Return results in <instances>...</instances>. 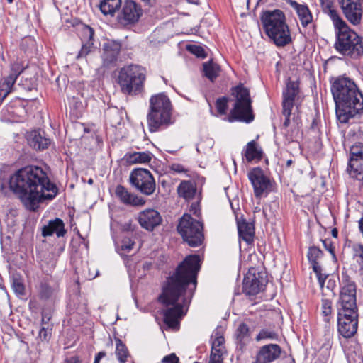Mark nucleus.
<instances>
[{
    "label": "nucleus",
    "instance_id": "1",
    "mask_svg": "<svg viewBox=\"0 0 363 363\" xmlns=\"http://www.w3.org/2000/svg\"><path fill=\"white\" fill-rule=\"evenodd\" d=\"M199 269V257L187 256L163 285L159 301L166 307L164 322L169 328H177L179 319L185 314L196 287Z\"/></svg>",
    "mask_w": 363,
    "mask_h": 363
},
{
    "label": "nucleus",
    "instance_id": "2",
    "mask_svg": "<svg viewBox=\"0 0 363 363\" xmlns=\"http://www.w3.org/2000/svg\"><path fill=\"white\" fill-rule=\"evenodd\" d=\"M9 187L24 206L35 211L43 200L52 199L57 194L56 185L50 181L46 172L38 166H27L13 174Z\"/></svg>",
    "mask_w": 363,
    "mask_h": 363
},
{
    "label": "nucleus",
    "instance_id": "3",
    "mask_svg": "<svg viewBox=\"0 0 363 363\" xmlns=\"http://www.w3.org/2000/svg\"><path fill=\"white\" fill-rule=\"evenodd\" d=\"M337 118L341 123L363 113V95L353 80L337 78L331 86Z\"/></svg>",
    "mask_w": 363,
    "mask_h": 363
},
{
    "label": "nucleus",
    "instance_id": "4",
    "mask_svg": "<svg viewBox=\"0 0 363 363\" xmlns=\"http://www.w3.org/2000/svg\"><path fill=\"white\" fill-rule=\"evenodd\" d=\"M260 21L266 35L279 47H284L291 42L289 26L284 12L279 9L262 11Z\"/></svg>",
    "mask_w": 363,
    "mask_h": 363
},
{
    "label": "nucleus",
    "instance_id": "5",
    "mask_svg": "<svg viewBox=\"0 0 363 363\" xmlns=\"http://www.w3.org/2000/svg\"><path fill=\"white\" fill-rule=\"evenodd\" d=\"M336 33L335 48L344 56L358 58L363 55V40L341 18L333 22Z\"/></svg>",
    "mask_w": 363,
    "mask_h": 363
},
{
    "label": "nucleus",
    "instance_id": "6",
    "mask_svg": "<svg viewBox=\"0 0 363 363\" xmlns=\"http://www.w3.org/2000/svg\"><path fill=\"white\" fill-rule=\"evenodd\" d=\"M149 103L147 122L150 132H157L173 123L172 105L166 94H155L150 97Z\"/></svg>",
    "mask_w": 363,
    "mask_h": 363
},
{
    "label": "nucleus",
    "instance_id": "7",
    "mask_svg": "<svg viewBox=\"0 0 363 363\" xmlns=\"http://www.w3.org/2000/svg\"><path fill=\"white\" fill-rule=\"evenodd\" d=\"M146 80V70L144 67L130 65L122 67L117 77L121 91L129 96H136L144 91Z\"/></svg>",
    "mask_w": 363,
    "mask_h": 363
},
{
    "label": "nucleus",
    "instance_id": "8",
    "mask_svg": "<svg viewBox=\"0 0 363 363\" xmlns=\"http://www.w3.org/2000/svg\"><path fill=\"white\" fill-rule=\"evenodd\" d=\"M235 104L228 116V121H234L251 122L254 119L249 90L242 85L232 89Z\"/></svg>",
    "mask_w": 363,
    "mask_h": 363
},
{
    "label": "nucleus",
    "instance_id": "9",
    "mask_svg": "<svg viewBox=\"0 0 363 363\" xmlns=\"http://www.w3.org/2000/svg\"><path fill=\"white\" fill-rule=\"evenodd\" d=\"M357 286L348 275L342 274V286L336 303L337 314H358Z\"/></svg>",
    "mask_w": 363,
    "mask_h": 363
},
{
    "label": "nucleus",
    "instance_id": "10",
    "mask_svg": "<svg viewBox=\"0 0 363 363\" xmlns=\"http://www.w3.org/2000/svg\"><path fill=\"white\" fill-rule=\"evenodd\" d=\"M203 223L189 214H184L179 220L177 230L184 242L190 247L201 245L204 239Z\"/></svg>",
    "mask_w": 363,
    "mask_h": 363
},
{
    "label": "nucleus",
    "instance_id": "11",
    "mask_svg": "<svg viewBox=\"0 0 363 363\" xmlns=\"http://www.w3.org/2000/svg\"><path fill=\"white\" fill-rule=\"evenodd\" d=\"M130 182L140 193L150 196L155 191L156 184L150 172L146 169H133L130 174Z\"/></svg>",
    "mask_w": 363,
    "mask_h": 363
},
{
    "label": "nucleus",
    "instance_id": "12",
    "mask_svg": "<svg viewBox=\"0 0 363 363\" xmlns=\"http://www.w3.org/2000/svg\"><path fill=\"white\" fill-rule=\"evenodd\" d=\"M266 283L264 272L251 269L244 278L242 291L247 296H255L264 289Z\"/></svg>",
    "mask_w": 363,
    "mask_h": 363
},
{
    "label": "nucleus",
    "instance_id": "13",
    "mask_svg": "<svg viewBox=\"0 0 363 363\" xmlns=\"http://www.w3.org/2000/svg\"><path fill=\"white\" fill-rule=\"evenodd\" d=\"M247 176L253 186L255 197L260 198L271 191V182L261 168H253L248 172Z\"/></svg>",
    "mask_w": 363,
    "mask_h": 363
},
{
    "label": "nucleus",
    "instance_id": "14",
    "mask_svg": "<svg viewBox=\"0 0 363 363\" xmlns=\"http://www.w3.org/2000/svg\"><path fill=\"white\" fill-rule=\"evenodd\" d=\"M347 171L352 177L358 180H363L362 143H357L351 147Z\"/></svg>",
    "mask_w": 363,
    "mask_h": 363
},
{
    "label": "nucleus",
    "instance_id": "15",
    "mask_svg": "<svg viewBox=\"0 0 363 363\" xmlns=\"http://www.w3.org/2000/svg\"><path fill=\"white\" fill-rule=\"evenodd\" d=\"M347 20L354 26L361 23L363 6L361 0H338Z\"/></svg>",
    "mask_w": 363,
    "mask_h": 363
},
{
    "label": "nucleus",
    "instance_id": "16",
    "mask_svg": "<svg viewBox=\"0 0 363 363\" xmlns=\"http://www.w3.org/2000/svg\"><path fill=\"white\" fill-rule=\"evenodd\" d=\"M359 315L337 314V330L345 338H351L357 331Z\"/></svg>",
    "mask_w": 363,
    "mask_h": 363
},
{
    "label": "nucleus",
    "instance_id": "17",
    "mask_svg": "<svg viewBox=\"0 0 363 363\" xmlns=\"http://www.w3.org/2000/svg\"><path fill=\"white\" fill-rule=\"evenodd\" d=\"M121 46L120 41L109 39L103 44V67L110 68L116 65Z\"/></svg>",
    "mask_w": 363,
    "mask_h": 363
},
{
    "label": "nucleus",
    "instance_id": "18",
    "mask_svg": "<svg viewBox=\"0 0 363 363\" xmlns=\"http://www.w3.org/2000/svg\"><path fill=\"white\" fill-rule=\"evenodd\" d=\"M138 220L143 228L152 231L161 224L162 219L157 211L148 208L138 214Z\"/></svg>",
    "mask_w": 363,
    "mask_h": 363
},
{
    "label": "nucleus",
    "instance_id": "19",
    "mask_svg": "<svg viewBox=\"0 0 363 363\" xmlns=\"http://www.w3.org/2000/svg\"><path fill=\"white\" fill-rule=\"evenodd\" d=\"M281 347L277 344H269L261 347L254 363H271L280 357Z\"/></svg>",
    "mask_w": 363,
    "mask_h": 363
},
{
    "label": "nucleus",
    "instance_id": "20",
    "mask_svg": "<svg viewBox=\"0 0 363 363\" xmlns=\"http://www.w3.org/2000/svg\"><path fill=\"white\" fill-rule=\"evenodd\" d=\"M141 6L134 1H126L122 10V16L124 21L129 23L137 22L142 16Z\"/></svg>",
    "mask_w": 363,
    "mask_h": 363
},
{
    "label": "nucleus",
    "instance_id": "21",
    "mask_svg": "<svg viewBox=\"0 0 363 363\" xmlns=\"http://www.w3.org/2000/svg\"><path fill=\"white\" fill-rule=\"evenodd\" d=\"M94 31L91 27L88 26H83L80 32V38L82 40V45L77 55V58L86 57L89 52H91L94 45Z\"/></svg>",
    "mask_w": 363,
    "mask_h": 363
},
{
    "label": "nucleus",
    "instance_id": "22",
    "mask_svg": "<svg viewBox=\"0 0 363 363\" xmlns=\"http://www.w3.org/2000/svg\"><path fill=\"white\" fill-rule=\"evenodd\" d=\"M115 193L121 201L126 205L143 206L145 204L143 199L133 195L121 185L116 186Z\"/></svg>",
    "mask_w": 363,
    "mask_h": 363
},
{
    "label": "nucleus",
    "instance_id": "23",
    "mask_svg": "<svg viewBox=\"0 0 363 363\" xmlns=\"http://www.w3.org/2000/svg\"><path fill=\"white\" fill-rule=\"evenodd\" d=\"M66 233L65 229V223L60 218H55L50 220L48 225H45L42 229V235L43 237L51 236L53 234L60 237H63Z\"/></svg>",
    "mask_w": 363,
    "mask_h": 363
},
{
    "label": "nucleus",
    "instance_id": "24",
    "mask_svg": "<svg viewBox=\"0 0 363 363\" xmlns=\"http://www.w3.org/2000/svg\"><path fill=\"white\" fill-rule=\"evenodd\" d=\"M286 1L296 10L301 23L303 27H306L309 23L312 22L313 16L306 5L300 4L294 0H286Z\"/></svg>",
    "mask_w": 363,
    "mask_h": 363
},
{
    "label": "nucleus",
    "instance_id": "25",
    "mask_svg": "<svg viewBox=\"0 0 363 363\" xmlns=\"http://www.w3.org/2000/svg\"><path fill=\"white\" fill-rule=\"evenodd\" d=\"M239 236L247 243H251L255 236V228L252 223L245 220H239L237 222Z\"/></svg>",
    "mask_w": 363,
    "mask_h": 363
},
{
    "label": "nucleus",
    "instance_id": "26",
    "mask_svg": "<svg viewBox=\"0 0 363 363\" xmlns=\"http://www.w3.org/2000/svg\"><path fill=\"white\" fill-rule=\"evenodd\" d=\"M298 94V83L290 81L287 83L286 91H284L283 107L292 108L295 97Z\"/></svg>",
    "mask_w": 363,
    "mask_h": 363
},
{
    "label": "nucleus",
    "instance_id": "27",
    "mask_svg": "<svg viewBox=\"0 0 363 363\" xmlns=\"http://www.w3.org/2000/svg\"><path fill=\"white\" fill-rule=\"evenodd\" d=\"M196 191V184L191 181H182L177 187L179 196L186 200L193 199L195 196Z\"/></svg>",
    "mask_w": 363,
    "mask_h": 363
},
{
    "label": "nucleus",
    "instance_id": "28",
    "mask_svg": "<svg viewBox=\"0 0 363 363\" xmlns=\"http://www.w3.org/2000/svg\"><path fill=\"white\" fill-rule=\"evenodd\" d=\"M126 162L130 164H145L150 162L152 155L149 152H134L125 155Z\"/></svg>",
    "mask_w": 363,
    "mask_h": 363
},
{
    "label": "nucleus",
    "instance_id": "29",
    "mask_svg": "<svg viewBox=\"0 0 363 363\" xmlns=\"http://www.w3.org/2000/svg\"><path fill=\"white\" fill-rule=\"evenodd\" d=\"M58 291L57 286L51 285L47 281H42L39 286V296L41 299L48 300L55 298Z\"/></svg>",
    "mask_w": 363,
    "mask_h": 363
},
{
    "label": "nucleus",
    "instance_id": "30",
    "mask_svg": "<svg viewBox=\"0 0 363 363\" xmlns=\"http://www.w3.org/2000/svg\"><path fill=\"white\" fill-rule=\"evenodd\" d=\"M30 145L35 149L44 150L50 144V140L35 131L30 134L28 138Z\"/></svg>",
    "mask_w": 363,
    "mask_h": 363
},
{
    "label": "nucleus",
    "instance_id": "31",
    "mask_svg": "<svg viewBox=\"0 0 363 363\" xmlns=\"http://www.w3.org/2000/svg\"><path fill=\"white\" fill-rule=\"evenodd\" d=\"M245 157L247 162H251L253 160H259L262 158V151L257 147L255 140H252L247 143L245 151Z\"/></svg>",
    "mask_w": 363,
    "mask_h": 363
},
{
    "label": "nucleus",
    "instance_id": "32",
    "mask_svg": "<svg viewBox=\"0 0 363 363\" xmlns=\"http://www.w3.org/2000/svg\"><path fill=\"white\" fill-rule=\"evenodd\" d=\"M121 6V0H103L99 5L101 11L104 15H113Z\"/></svg>",
    "mask_w": 363,
    "mask_h": 363
},
{
    "label": "nucleus",
    "instance_id": "33",
    "mask_svg": "<svg viewBox=\"0 0 363 363\" xmlns=\"http://www.w3.org/2000/svg\"><path fill=\"white\" fill-rule=\"evenodd\" d=\"M323 11L327 14L333 22L341 18L337 11L333 9V0H320Z\"/></svg>",
    "mask_w": 363,
    "mask_h": 363
},
{
    "label": "nucleus",
    "instance_id": "34",
    "mask_svg": "<svg viewBox=\"0 0 363 363\" xmlns=\"http://www.w3.org/2000/svg\"><path fill=\"white\" fill-rule=\"evenodd\" d=\"M116 342V355L119 363H125L128 356V351L125 344L119 338L115 339Z\"/></svg>",
    "mask_w": 363,
    "mask_h": 363
},
{
    "label": "nucleus",
    "instance_id": "35",
    "mask_svg": "<svg viewBox=\"0 0 363 363\" xmlns=\"http://www.w3.org/2000/svg\"><path fill=\"white\" fill-rule=\"evenodd\" d=\"M203 72L205 76L213 82L218 75L220 67L216 63L208 62L203 64Z\"/></svg>",
    "mask_w": 363,
    "mask_h": 363
},
{
    "label": "nucleus",
    "instance_id": "36",
    "mask_svg": "<svg viewBox=\"0 0 363 363\" xmlns=\"http://www.w3.org/2000/svg\"><path fill=\"white\" fill-rule=\"evenodd\" d=\"M333 303L329 298L323 297L321 301V313L325 321L329 322L333 313Z\"/></svg>",
    "mask_w": 363,
    "mask_h": 363
},
{
    "label": "nucleus",
    "instance_id": "37",
    "mask_svg": "<svg viewBox=\"0 0 363 363\" xmlns=\"http://www.w3.org/2000/svg\"><path fill=\"white\" fill-rule=\"evenodd\" d=\"M352 257L359 269L363 271V245L356 244L352 247Z\"/></svg>",
    "mask_w": 363,
    "mask_h": 363
},
{
    "label": "nucleus",
    "instance_id": "38",
    "mask_svg": "<svg viewBox=\"0 0 363 363\" xmlns=\"http://www.w3.org/2000/svg\"><path fill=\"white\" fill-rule=\"evenodd\" d=\"M11 287L17 296H23L25 294V286L23 279L19 276H13Z\"/></svg>",
    "mask_w": 363,
    "mask_h": 363
},
{
    "label": "nucleus",
    "instance_id": "39",
    "mask_svg": "<svg viewBox=\"0 0 363 363\" xmlns=\"http://www.w3.org/2000/svg\"><path fill=\"white\" fill-rule=\"evenodd\" d=\"M214 337V339L212 340L211 348L215 349H225V340L223 336L220 334L218 330H216L213 333L212 337Z\"/></svg>",
    "mask_w": 363,
    "mask_h": 363
},
{
    "label": "nucleus",
    "instance_id": "40",
    "mask_svg": "<svg viewBox=\"0 0 363 363\" xmlns=\"http://www.w3.org/2000/svg\"><path fill=\"white\" fill-rule=\"evenodd\" d=\"M249 328L245 324L242 323L239 325L237 330V339L240 342H244L248 339Z\"/></svg>",
    "mask_w": 363,
    "mask_h": 363
},
{
    "label": "nucleus",
    "instance_id": "41",
    "mask_svg": "<svg viewBox=\"0 0 363 363\" xmlns=\"http://www.w3.org/2000/svg\"><path fill=\"white\" fill-rule=\"evenodd\" d=\"M18 77V74H11L8 77H6L1 86H0L1 89H4V91H9V94L11 91V87L15 83L16 79Z\"/></svg>",
    "mask_w": 363,
    "mask_h": 363
},
{
    "label": "nucleus",
    "instance_id": "42",
    "mask_svg": "<svg viewBox=\"0 0 363 363\" xmlns=\"http://www.w3.org/2000/svg\"><path fill=\"white\" fill-rule=\"evenodd\" d=\"M228 99L226 97L219 98L216 100V106L217 111L220 115L226 113L228 109Z\"/></svg>",
    "mask_w": 363,
    "mask_h": 363
},
{
    "label": "nucleus",
    "instance_id": "43",
    "mask_svg": "<svg viewBox=\"0 0 363 363\" xmlns=\"http://www.w3.org/2000/svg\"><path fill=\"white\" fill-rule=\"evenodd\" d=\"M277 335L274 332L268 330H262L257 335L256 340L257 341L264 339L274 340L277 339Z\"/></svg>",
    "mask_w": 363,
    "mask_h": 363
},
{
    "label": "nucleus",
    "instance_id": "44",
    "mask_svg": "<svg viewBox=\"0 0 363 363\" xmlns=\"http://www.w3.org/2000/svg\"><path fill=\"white\" fill-rule=\"evenodd\" d=\"M186 48L190 52H191L192 54L195 55L199 57L203 58L206 57L204 49L199 45H187Z\"/></svg>",
    "mask_w": 363,
    "mask_h": 363
},
{
    "label": "nucleus",
    "instance_id": "45",
    "mask_svg": "<svg viewBox=\"0 0 363 363\" xmlns=\"http://www.w3.org/2000/svg\"><path fill=\"white\" fill-rule=\"evenodd\" d=\"M322 255V251L316 247H311L308 252V258L311 262H317Z\"/></svg>",
    "mask_w": 363,
    "mask_h": 363
},
{
    "label": "nucleus",
    "instance_id": "46",
    "mask_svg": "<svg viewBox=\"0 0 363 363\" xmlns=\"http://www.w3.org/2000/svg\"><path fill=\"white\" fill-rule=\"evenodd\" d=\"M335 286V281L332 279H329L328 281V284L326 286V289H325V292L326 293V295L323 296V297L329 296V297H333L335 296V293L333 292V288Z\"/></svg>",
    "mask_w": 363,
    "mask_h": 363
},
{
    "label": "nucleus",
    "instance_id": "47",
    "mask_svg": "<svg viewBox=\"0 0 363 363\" xmlns=\"http://www.w3.org/2000/svg\"><path fill=\"white\" fill-rule=\"evenodd\" d=\"M134 245V242L132 241L130 238H125L122 241L121 249L127 252H128Z\"/></svg>",
    "mask_w": 363,
    "mask_h": 363
},
{
    "label": "nucleus",
    "instance_id": "48",
    "mask_svg": "<svg viewBox=\"0 0 363 363\" xmlns=\"http://www.w3.org/2000/svg\"><path fill=\"white\" fill-rule=\"evenodd\" d=\"M38 336L42 341H48L50 337V332L48 328L43 326L40 330Z\"/></svg>",
    "mask_w": 363,
    "mask_h": 363
},
{
    "label": "nucleus",
    "instance_id": "49",
    "mask_svg": "<svg viewBox=\"0 0 363 363\" xmlns=\"http://www.w3.org/2000/svg\"><path fill=\"white\" fill-rule=\"evenodd\" d=\"M325 248L332 255L333 258L336 260V256L334 252V247L333 242L330 240H323Z\"/></svg>",
    "mask_w": 363,
    "mask_h": 363
},
{
    "label": "nucleus",
    "instance_id": "50",
    "mask_svg": "<svg viewBox=\"0 0 363 363\" xmlns=\"http://www.w3.org/2000/svg\"><path fill=\"white\" fill-rule=\"evenodd\" d=\"M162 363H179V358L174 353H172L163 357Z\"/></svg>",
    "mask_w": 363,
    "mask_h": 363
},
{
    "label": "nucleus",
    "instance_id": "51",
    "mask_svg": "<svg viewBox=\"0 0 363 363\" xmlns=\"http://www.w3.org/2000/svg\"><path fill=\"white\" fill-rule=\"evenodd\" d=\"M318 277L319 285L322 289V294L323 296L326 295V293L325 292V288H324V284L327 279L328 275L323 274L322 272L318 275H316Z\"/></svg>",
    "mask_w": 363,
    "mask_h": 363
},
{
    "label": "nucleus",
    "instance_id": "52",
    "mask_svg": "<svg viewBox=\"0 0 363 363\" xmlns=\"http://www.w3.org/2000/svg\"><path fill=\"white\" fill-rule=\"evenodd\" d=\"M292 108H287L286 107H283V115L285 116V121L284 122V125L285 127L289 126L290 123V116L291 113Z\"/></svg>",
    "mask_w": 363,
    "mask_h": 363
},
{
    "label": "nucleus",
    "instance_id": "53",
    "mask_svg": "<svg viewBox=\"0 0 363 363\" xmlns=\"http://www.w3.org/2000/svg\"><path fill=\"white\" fill-rule=\"evenodd\" d=\"M208 363H223V357L211 354Z\"/></svg>",
    "mask_w": 363,
    "mask_h": 363
},
{
    "label": "nucleus",
    "instance_id": "54",
    "mask_svg": "<svg viewBox=\"0 0 363 363\" xmlns=\"http://www.w3.org/2000/svg\"><path fill=\"white\" fill-rule=\"evenodd\" d=\"M23 67H21L18 63H15L12 66V74H18V76L23 72Z\"/></svg>",
    "mask_w": 363,
    "mask_h": 363
},
{
    "label": "nucleus",
    "instance_id": "55",
    "mask_svg": "<svg viewBox=\"0 0 363 363\" xmlns=\"http://www.w3.org/2000/svg\"><path fill=\"white\" fill-rule=\"evenodd\" d=\"M227 352L226 351V349H215V348H211V354H214L216 355H220V356H223L224 354H225Z\"/></svg>",
    "mask_w": 363,
    "mask_h": 363
},
{
    "label": "nucleus",
    "instance_id": "56",
    "mask_svg": "<svg viewBox=\"0 0 363 363\" xmlns=\"http://www.w3.org/2000/svg\"><path fill=\"white\" fill-rule=\"evenodd\" d=\"M313 265V269L316 275L320 274L322 272V268L320 265L317 262H311Z\"/></svg>",
    "mask_w": 363,
    "mask_h": 363
},
{
    "label": "nucleus",
    "instance_id": "57",
    "mask_svg": "<svg viewBox=\"0 0 363 363\" xmlns=\"http://www.w3.org/2000/svg\"><path fill=\"white\" fill-rule=\"evenodd\" d=\"M79 362H80V361L79 359V357L77 356L67 358L63 362V363H79Z\"/></svg>",
    "mask_w": 363,
    "mask_h": 363
},
{
    "label": "nucleus",
    "instance_id": "58",
    "mask_svg": "<svg viewBox=\"0 0 363 363\" xmlns=\"http://www.w3.org/2000/svg\"><path fill=\"white\" fill-rule=\"evenodd\" d=\"M106 355V353L104 351H101L96 354L94 363H99L100 360Z\"/></svg>",
    "mask_w": 363,
    "mask_h": 363
},
{
    "label": "nucleus",
    "instance_id": "59",
    "mask_svg": "<svg viewBox=\"0 0 363 363\" xmlns=\"http://www.w3.org/2000/svg\"><path fill=\"white\" fill-rule=\"evenodd\" d=\"M172 169L179 173L186 172L184 167L181 164H173Z\"/></svg>",
    "mask_w": 363,
    "mask_h": 363
},
{
    "label": "nucleus",
    "instance_id": "60",
    "mask_svg": "<svg viewBox=\"0 0 363 363\" xmlns=\"http://www.w3.org/2000/svg\"><path fill=\"white\" fill-rule=\"evenodd\" d=\"M145 5L153 6L156 4V0H141Z\"/></svg>",
    "mask_w": 363,
    "mask_h": 363
},
{
    "label": "nucleus",
    "instance_id": "61",
    "mask_svg": "<svg viewBox=\"0 0 363 363\" xmlns=\"http://www.w3.org/2000/svg\"><path fill=\"white\" fill-rule=\"evenodd\" d=\"M331 233L334 238H337L338 235V231L336 228H333L331 231Z\"/></svg>",
    "mask_w": 363,
    "mask_h": 363
},
{
    "label": "nucleus",
    "instance_id": "62",
    "mask_svg": "<svg viewBox=\"0 0 363 363\" xmlns=\"http://www.w3.org/2000/svg\"><path fill=\"white\" fill-rule=\"evenodd\" d=\"M292 163V160H289L287 162H286V166L287 167H289L291 165V164Z\"/></svg>",
    "mask_w": 363,
    "mask_h": 363
},
{
    "label": "nucleus",
    "instance_id": "63",
    "mask_svg": "<svg viewBox=\"0 0 363 363\" xmlns=\"http://www.w3.org/2000/svg\"><path fill=\"white\" fill-rule=\"evenodd\" d=\"M88 183L89 184H91L93 183V180L91 179H89V181H88Z\"/></svg>",
    "mask_w": 363,
    "mask_h": 363
},
{
    "label": "nucleus",
    "instance_id": "64",
    "mask_svg": "<svg viewBox=\"0 0 363 363\" xmlns=\"http://www.w3.org/2000/svg\"><path fill=\"white\" fill-rule=\"evenodd\" d=\"M44 320H45V318H44V316H43V318H42L43 323L44 322Z\"/></svg>",
    "mask_w": 363,
    "mask_h": 363
}]
</instances>
